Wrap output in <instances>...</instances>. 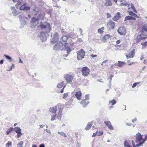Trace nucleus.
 Masks as SVG:
<instances>
[{"label": "nucleus", "mask_w": 147, "mask_h": 147, "mask_svg": "<svg viewBox=\"0 0 147 147\" xmlns=\"http://www.w3.org/2000/svg\"><path fill=\"white\" fill-rule=\"evenodd\" d=\"M126 56L127 58H132L134 57L133 54H128L127 55H126Z\"/></svg>", "instance_id": "obj_40"}, {"label": "nucleus", "mask_w": 147, "mask_h": 147, "mask_svg": "<svg viewBox=\"0 0 147 147\" xmlns=\"http://www.w3.org/2000/svg\"><path fill=\"white\" fill-rule=\"evenodd\" d=\"M85 98L86 100H88L89 99V94H87L85 95Z\"/></svg>", "instance_id": "obj_46"}, {"label": "nucleus", "mask_w": 147, "mask_h": 147, "mask_svg": "<svg viewBox=\"0 0 147 147\" xmlns=\"http://www.w3.org/2000/svg\"><path fill=\"white\" fill-rule=\"evenodd\" d=\"M40 147H45V146L43 144H41L40 145Z\"/></svg>", "instance_id": "obj_64"}, {"label": "nucleus", "mask_w": 147, "mask_h": 147, "mask_svg": "<svg viewBox=\"0 0 147 147\" xmlns=\"http://www.w3.org/2000/svg\"><path fill=\"white\" fill-rule=\"evenodd\" d=\"M40 26L42 31L40 32L38 37L40 40L42 42H44L47 39L46 35L49 33L51 31L50 25L49 23L47 22H45L43 23L41 22Z\"/></svg>", "instance_id": "obj_1"}, {"label": "nucleus", "mask_w": 147, "mask_h": 147, "mask_svg": "<svg viewBox=\"0 0 147 147\" xmlns=\"http://www.w3.org/2000/svg\"><path fill=\"white\" fill-rule=\"evenodd\" d=\"M107 18H110L111 16V14L110 13H107Z\"/></svg>", "instance_id": "obj_55"}, {"label": "nucleus", "mask_w": 147, "mask_h": 147, "mask_svg": "<svg viewBox=\"0 0 147 147\" xmlns=\"http://www.w3.org/2000/svg\"><path fill=\"white\" fill-rule=\"evenodd\" d=\"M136 18L132 16H126L125 19L124 21L125 22L127 20H135Z\"/></svg>", "instance_id": "obj_21"}, {"label": "nucleus", "mask_w": 147, "mask_h": 147, "mask_svg": "<svg viewBox=\"0 0 147 147\" xmlns=\"http://www.w3.org/2000/svg\"><path fill=\"white\" fill-rule=\"evenodd\" d=\"M133 16H134L137 18H138L139 17V16L137 14L135 13H134V14H133Z\"/></svg>", "instance_id": "obj_61"}, {"label": "nucleus", "mask_w": 147, "mask_h": 147, "mask_svg": "<svg viewBox=\"0 0 147 147\" xmlns=\"http://www.w3.org/2000/svg\"><path fill=\"white\" fill-rule=\"evenodd\" d=\"M140 37H141V39L142 40H144L147 38V35H146L145 34L142 32V33L140 35Z\"/></svg>", "instance_id": "obj_25"}, {"label": "nucleus", "mask_w": 147, "mask_h": 147, "mask_svg": "<svg viewBox=\"0 0 147 147\" xmlns=\"http://www.w3.org/2000/svg\"><path fill=\"white\" fill-rule=\"evenodd\" d=\"M121 18L120 13L118 12L116 13L115 16L113 18V20L115 21H117L119 20Z\"/></svg>", "instance_id": "obj_15"}, {"label": "nucleus", "mask_w": 147, "mask_h": 147, "mask_svg": "<svg viewBox=\"0 0 147 147\" xmlns=\"http://www.w3.org/2000/svg\"><path fill=\"white\" fill-rule=\"evenodd\" d=\"M11 8L12 10L11 14L13 15V16H15L18 14L19 13L16 11L14 7H11Z\"/></svg>", "instance_id": "obj_17"}, {"label": "nucleus", "mask_w": 147, "mask_h": 147, "mask_svg": "<svg viewBox=\"0 0 147 147\" xmlns=\"http://www.w3.org/2000/svg\"><path fill=\"white\" fill-rule=\"evenodd\" d=\"M18 17L20 20H21V21L23 19H22V15H19L18 16Z\"/></svg>", "instance_id": "obj_56"}, {"label": "nucleus", "mask_w": 147, "mask_h": 147, "mask_svg": "<svg viewBox=\"0 0 147 147\" xmlns=\"http://www.w3.org/2000/svg\"><path fill=\"white\" fill-rule=\"evenodd\" d=\"M117 32L121 35H125L126 33L125 28L122 27H120L118 28Z\"/></svg>", "instance_id": "obj_12"}, {"label": "nucleus", "mask_w": 147, "mask_h": 147, "mask_svg": "<svg viewBox=\"0 0 147 147\" xmlns=\"http://www.w3.org/2000/svg\"><path fill=\"white\" fill-rule=\"evenodd\" d=\"M23 142L22 141H20L18 144H17V146H18L17 147H23Z\"/></svg>", "instance_id": "obj_36"}, {"label": "nucleus", "mask_w": 147, "mask_h": 147, "mask_svg": "<svg viewBox=\"0 0 147 147\" xmlns=\"http://www.w3.org/2000/svg\"><path fill=\"white\" fill-rule=\"evenodd\" d=\"M98 32L100 33H102L103 32V31L101 30V29L99 28L98 30Z\"/></svg>", "instance_id": "obj_52"}, {"label": "nucleus", "mask_w": 147, "mask_h": 147, "mask_svg": "<svg viewBox=\"0 0 147 147\" xmlns=\"http://www.w3.org/2000/svg\"><path fill=\"white\" fill-rule=\"evenodd\" d=\"M69 40L71 41V42L69 43L66 42L64 44L65 48L64 49V50H66L67 53V54L63 55V56L64 57H67L68 55L70 53V52L71 51V49L70 48V47H71V45L74 44V42L72 41V40Z\"/></svg>", "instance_id": "obj_2"}, {"label": "nucleus", "mask_w": 147, "mask_h": 147, "mask_svg": "<svg viewBox=\"0 0 147 147\" xmlns=\"http://www.w3.org/2000/svg\"><path fill=\"white\" fill-rule=\"evenodd\" d=\"M125 63L124 62L118 61L117 63H115L114 65L118 66L119 67H121L123 66L125 64Z\"/></svg>", "instance_id": "obj_18"}, {"label": "nucleus", "mask_w": 147, "mask_h": 147, "mask_svg": "<svg viewBox=\"0 0 147 147\" xmlns=\"http://www.w3.org/2000/svg\"><path fill=\"white\" fill-rule=\"evenodd\" d=\"M110 37V35L109 34H107L105 36H104V38L105 39L107 40Z\"/></svg>", "instance_id": "obj_47"}, {"label": "nucleus", "mask_w": 147, "mask_h": 147, "mask_svg": "<svg viewBox=\"0 0 147 147\" xmlns=\"http://www.w3.org/2000/svg\"><path fill=\"white\" fill-rule=\"evenodd\" d=\"M57 117L58 118V119L59 120H61V117L60 116H57Z\"/></svg>", "instance_id": "obj_63"}, {"label": "nucleus", "mask_w": 147, "mask_h": 147, "mask_svg": "<svg viewBox=\"0 0 147 147\" xmlns=\"http://www.w3.org/2000/svg\"><path fill=\"white\" fill-rule=\"evenodd\" d=\"M64 78L67 83L71 82L73 79V77L71 75L67 74L65 75Z\"/></svg>", "instance_id": "obj_8"}, {"label": "nucleus", "mask_w": 147, "mask_h": 147, "mask_svg": "<svg viewBox=\"0 0 147 147\" xmlns=\"http://www.w3.org/2000/svg\"><path fill=\"white\" fill-rule=\"evenodd\" d=\"M128 12H129V15L131 16H133L134 13L132 11H128Z\"/></svg>", "instance_id": "obj_50"}, {"label": "nucleus", "mask_w": 147, "mask_h": 147, "mask_svg": "<svg viewBox=\"0 0 147 147\" xmlns=\"http://www.w3.org/2000/svg\"><path fill=\"white\" fill-rule=\"evenodd\" d=\"M147 139V135H146L144 139H142V142H140L136 144V147H139L141 146L145 142Z\"/></svg>", "instance_id": "obj_20"}, {"label": "nucleus", "mask_w": 147, "mask_h": 147, "mask_svg": "<svg viewBox=\"0 0 147 147\" xmlns=\"http://www.w3.org/2000/svg\"><path fill=\"white\" fill-rule=\"evenodd\" d=\"M85 55V52L84 50L81 49L79 50L77 53V59L80 60L82 59L84 57Z\"/></svg>", "instance_id": "obj_5"}, {"label": "nucleus", "mask_w": 147, "mask_h": 147, "mask_svg": "<svg viewBox=\"0 0 147 147\" xmlns=\"http://www.w3.org/2000/svg\"><path fill=\"white\" fill-rule=\"evenodd\" d=\"M39 20H42L44 19V17L43 14L42 13H40L37 16V18Z\"/></svg>", "instance_id": "obj_26"}, {"label": "nucleus", "mask_w": 147, "mask_h": 147, "mask_svg": "<svg viewBox=\"0 0 147 147\" xmlns=\"http://www.w3.org/2000/svg\"><path fill=\"white\" fill-rule=\"evenodd\" d=\"M56 114H55V115L51 117V120L52 121L55 120L56 118Z\"/></svg>", "instance_id": "obj_44"}, {"label": "nucleus", "mask_w": 147, "mask_h": 147, "mask_svg": "<svg viewBox=\"0 0 147 147\" xmlns=\"http://www.w3.org/2000/svg\"><path fill=\"white\" fill-rule=\"evenodd\" d=\"M32 12V15L34 16H36L38 13V11L36 10V8L34 7L33 8Z\"/></svg>", "instance_id": "obj_23"}, {"label": "nucleus", "mask_w": 147, "mask_h": 147, "mask_svg": "<svg viewBox=\"0 0 147 147\" xmlns=\"http://www.w3.org/2000/svg\"><path fill=\"white\" fill-rule=\"evenodd\" d=\"M142 29L144 30L147 32V23L143 26L142 27Z\"/></svg>", "instance_id": "obj_34"}, {"label": "nucleus", "mask_w": 147, "mask_h": 147, "mask_svg": "<svg viewBox=\"0 0 147 147\" xmlns=\"http://www.w3.org/2000/svg\"><path fill=\"white\" fill-rule=\"evenodd\" d=\"M141 40H142L141 39V37H140V35L138 36L136 39V42H138Z\"/></svg>", "instance_id": "obj_41"}, {"label": "nucleus", "mask_w": 147, "mask_h": 147, "mask_svg": "<svg viewBox=\"0 0 147 147\" xmlns=\"http://www.w3.org/2000/svg\"><path fill=\"white\" fill-rule=\"evenodd\" d=\"M131 9L134 11V12L136 13H137V11L134 6V4L132 3H131Z\"/></svg>", "instance_id": "obj_33"}, {"label": "nucleus", "mask_w": 147, "mask_h": 147, "mask_svg": "<svg viewBox=\"0 0 147 147\" xmlns=\"http://www.w3.org/2000/svg\"><path fill=\"white\" fill-rule=\"evenodd\" d=\"M89 103V101H86V99L83 100L80 102V103L83 105L82 107H85L87 106V105Z\"/></svg>", "instance_id": "obj_19"}, {"label": "nucleus", "mask_w": 147, "mask_h": 147, "mask_svg": "<svg viewBox=\"0 0 147 147\" xmlns=\"http://www.w3.org/2000/svg\"><path fill=\"white\" fill-rule=\"evenodd\" d=\"M60 106H61V104L60 103L58 104L56 106L53 107H50L49 108V111L51 112L55 113L57 108H58V107H59Z\"/></svg>", "instance_id": "obj_13"}, {"label": "nucleus", "mask_w": 147, "mask_h": 147, "mask_svg": "<svg viewBox=\"0 0 147 147\" xmlns=\"http://www.w3.org/2000/svg\"><path fill=\"white\" fill-rule=\"evenodd\" d=\"M113 77V76L112 75H110V82H109V85H111V80H112V78Z\"/></svg>", "instance_id": "obj_53"}, {"label": "nucleus", "mask_w": 147, "mask_h": 147, "mask_svg": "<svg viewBox=\"0 0 147 147\" xmlns=\"http://www.w3.org/2000/svg\"><path fill=\"white\" fill-rule=\"evenodd\" d=\"M45 130L46 131L47 133L50 134H51V131H50L48 129H45Z\"/></svg>", "instance_id": "obj_57"}, {"label": "nucleus", "mask_w": 147, "mask_h": 147, "mask_svg": "<svg viewBox=\"0 0 147 147\" xmlns=\"http://www.w3.org/2000/svg\"><path fill=\"white\" fill-rule=\"evenodd\" d=\"M108 61V60H106L105 61H104L101 64L102 65H104L106 66V64L105 63L107 62Z\"/></svg>", "instance_id": "obj_49"}, {"label": "nucleus", "mask_w": 147, "mask_h": 147, "mask_svg": "<svg viewBox=\"0 0 147 147\" xmlns=\"http://www.w3.org/2000/svg\"><path fill=\"white\" fill-rule=\"evenodd\" d=\"M26 3H24L19 8L20 10H23L24 11H27L30 10V7L29 6H26Z\"/></svg>", "instance_id": "obj_10"}, {"label": "nucleus", "mask_w": 147, "mask_h": 147, "mask_svg": "<svg viewBox=\"0 0 147 147\" xmlns=\"http://www.w3.org/2000/svg\"><path fill=\"white\" fill-rule=\"evenodd\" d=\"M75 95L76 96L78 99L80 100L81 98L80 97L82 95V93L80 91L77 92L75 94Z\"/></svg>", "instance_id": "obj_22"}, {"label": "nucleus", "mask_w": 147, "mask_h": 147, "mask_svg": "<svg viewBox=\"0 0 147 147\" xmlns=\"http://www.w3.org/2000/svg\"><path fill=\"white\" fill-rule=\"evenodd\" d=\"M90 56L92 57H95L97 56L96 55H94L93 54L90 55Z\"/></svg>", "instance_id": "obj_62"}, {"label": "nucleus", "mask_w": 147, "mask_h": 147, "mask_svg": "<svg viewBox=\"0 0 147 147\" xmlns=\"http://www.w3.org/2000/svg\"><path fill=\"white\" fill-rule=\"evenodd\" d=\"M58 108L59 109V110L58 112V114L60 116H61L62 115V113L61 110V107L60 106L59 107H58Z\"/></svg>", "instance_id": "obj_38"}, {"label": "nucleus", "mask_w": 147, "mask_h": 147, "mask_svg": "<svg viewBox=\"0 0 147 147\" xmlns=\"http://www.w3.org/2000/svg\"><path fill=\"white\" fill-rule=\"evenodd\" d=\"M81 71L82 75L86 76L89 74L90 70L87 67H85L82 68Z\"/></svg>", "instance_id": "obj_6"}, {"label": "nucleus", "mask_w": 147, "mask_h": 147, "mask_svg": "<svg viewBox=\"0 0 147 147\" xmlns=\"http://www.w3.org/2000/svg\"><path fill=\"white\" fill-rule=\"evenodd\" d=\"M142 135H141L140 133L138 132L136 134V143H138L140 142H142Z\"/></svg>", "instance_id": "obj_9"}, {"label": "nucleus", "mask_w": 147, "mask_h": 147, "mask_svg": "<svg viewBox=\"0 0 147 147\" xmlns=\"http://www.w3.org/2000/svg\"><path fill=\"white\" fill-rule=\"evenodd\" d=\"M112 5L111 2L110 0L107 1L106 0V3L105 4V5L106 7L108 6H111Z\"/></svg>", "instance_id": "obj_27"}, {"label": "nucleus", "mask_w": 147, "mask_h": 147, "mask_svg": "<svg viewBox=\"0 0 147 147\" xmlns=\"http://www.w3.org/2000/svg\"><path fill=\"white\" fill-rule=\"evenodd\" d=\"M123 144L125 147H127L130 145L129 143L126 140H125Z\"/></svg>", "instance_id": "obj_29"}, {"label": "nucleus", "mask_w": 147, "mask_h": 147, "mask_svg": "<svg viewBox=\"0 0 147 147\" xmlns=\"http://www.w3.org/2000/svg\"><path fill=\"white\" fill-rule=\"evenodd\" d=\"M64 82L63 81H62L61 82L59 83L57 85V87L59 88H61L63 87V84Z\"/></svg>", "instance_id": "obj_31"}, {"label": "nucleus", "mask_w": 147, "mask_h": 147, "mask_svg": "<svg viewBox=\"0 0 147 147\" xmlns=\"http://www.w3.org/2000/svg\"><path fill=\"white\" fill-rule=\"evenodd\" d=\"M65 48L64 45L61 42H60L59 43L55 44L53 47V49L55 50H60L62 51L64 50Z\"/></svg>", "instance_id": "obj_3"}, {"label": "nucleus", "mask_w": 147, "mask_h": 147, "mask_svg": "<svg viewBox=\"0 0 147 147\" xmlns=\"http://www.w3.org/2000/svg\"><path fill=\"white\" fill-rule=\"evenodd\" d=\"M137 85H136V83H135L132 86V88H135V87H136Z\"/></svg>", "instance_id": "obj_60"}, {"label": "nucleus", "mask_w": 147, "mask_h": 147, "mask_svg": "<svg viewBox=\"0 0 147 147\" xmlns=\"http://www.w3.org/2000/svg\"><path fill=\"white\" fill-rule=\"evenodd\" d=\"M13 129V127H10L9 129L7 130L6 131L7 135L9 134L10 133Z\"/></svg>", "instance_id": "obj_30"}, {"label": "nucleus", "mask_w": 147, "mask_h": 147, "mask_svg": "<svg viewBox=\"0 0 147 147\" xmlns=\"http://www.w3.org/2000/svg\"><path fill=\"white\" fill-rule=\"evenodd\" d=\"M97 134V132L93 133V135L92 136V137H95V136H96Z\"/></svg>", "instance_id": "obj_58"}, {"label": "nucleus", "mask_w": 147, "mask_h": 147, "mask_svg": "<svg viewBox=\"0 0 147 147\" xmlns=\"http://www.w3.org/2000/svg\"><path fill=\"white\" fill-rule=\"evenodd\" d=\"M58 133L60 134L61 135L64 137H66V134L63 132L61 131V132H59L58 131Z\"/></svg>", "instance_id": "obj_35"}, {"label": "nucleus", "mask_w": 147, "mask_h": 147, "mask_svg": "<svg viewBox=\"0 0 147 147\" xmlns=\"http://www.w3.org/2000/svg\"><path fill=\"white\" fill-rule=\"evenodd\" d=\"M15 67V66L14 65V64H12V66H11L10 67H9V69L8 70H7V71H11V70L13 68Z\"/></svg>", "instance_id": "obj_42"}, {"label": "nucleus", "mask_w": 147, "mask_h": 147, "mask_svg": "<svg viewBox=\"0 0 147 147\" xmlns=\"http://www.w3.org/2000/svg\"><path fill=\"white\" fill-rule=\"evenodd\" d=\"M93 121H92L91 122H89L88 123V124L85 128V129L86 130H89L91 127Z\"/></svg>", "instance_id": "obj_24"}, {"label": "nucleus", "mask_w": 147, "mask_h": 147, "mask_svg": "<svg viewBox=\"0 0 147 147\" xmlns=\"http://www.w3.org/2000/svg\"><path fill=\"white\" fill-rule=\"evenodd\" d=\"M141 45L143 46H147V41H146L145 42L142 43Z\"/></svg>", "instance_id": "obj_48"}, {"label": "nucleus", "mask_w": 147, "mask_h": 147, "mask_svg": "<svg viewBox=\"0 0 147 147\" xmlns=\"http://www.w3.org/2000/svg\"><path fill=\"white\" fill-rule=\"evenodd\" d=\"M39 23V20L37 18L33 17L31 19L30 23L32 25L34 26H35Z\"/></svg>", "instance_id": "obj_11"}, {"label": "nucleus", "mask_w": 147, "mask_h": 147, "mask_svg": "<svg viewBox=\"0 0 147 147\" xmlns=\"http://www.w3.org/2000/svg\"><path fill=\"white\" fill-rule=\"evenodd\" d=\"M65 87V86H64L61 89L60 91V92L61 93H63V92L64 89Z\"/></svg>", "instance_id": "obj_59"}, {"label": "nucleus", "mask_w": 147, "mask_h": 147, "mask_svg": "<svg viewBox=\"0 0 147 147\" xmlns=\"http://www.w3.org/2000/svg\"><path fill=\"white\" fill-rule=\"evenodd\" d=\"M12 145V143L11 141H8L6 144L5 146L7 147H9L11 146Z\"/></svg>", "instance_id": "obj_37"}, {"label": "nucleus", "mask_w": 147, "mask_h": 147, "mask_svg": "<svg viewBox=\"0 0 147 147\" xmlns=\"http://www.w3.org/2000/svg\"><path fill=\"white\" fill-rule=\"evenodd\" d=\"M103 134V132L101 131H99V134H97L98 136H100L102 135Z\"/></svg>", "instance_id": "obj_54"}, {"label": "nucleus", "mask_w": 147, "mask_h": 147, "mask_svg": "<svg viewBox=\"0 0 147 147\" xmlns=\"http://www.w3.org/2000/svg\"><path fill=\"white\" fill-rule=\"evenodd\" d=\"M14 129H15L14 131L17 133L21 131V129L18 127H15Z\"/></svg>", "instance_id": "obj_28"}, {"label": "nucleus", "mask_w": 147, "mask_h": 147, "mask_svg": "<svg viewBox=\"0 0 147 147\" xmlns=\"http://www.w3.org/2000/svg\"><path fill=\"white\" fill-rule=\"evenodd\" d=\"M4 55L6 59H7L10 61H12L13 60L12 59L10 56L5 54H4Z\"/></svg>", "instance_id": "obj_32"}, {"label": "nucleus", "mask_w": 147, "mask_h": 147, "mask_svg": "<svg viewBox=\"0 0 147 147\" xmlns=\"http://www.w3.org/2000/svg\"><path fill=\"white\" fill-rule=\"evenodd\" d=\"M127 3H121L120 4V5L121 6H127Z\"/></svg>", "instance_id": "obj_45"}, {"label": "nucleus", "mask_w": 147, "mask_h": 147, "mask_svg": "<svg viewBox=\"0 0 147 147\" xmlns=\"http://www.w3.org/2000/svg\"><path fill=\"white\" fill-rule=\"evenodd\" d=\"M68 96V94L67 93H65L63 94V98L64 99L66 98Z\"/></svg>", "instance_id": "obj_51"}, {"label": "nucleus", "mask_w": 147, "mask_h": 147, "mask_svg": "<svg viewBox=\"0 0 147 147\" xmlns=\"http://www.w3.org/2000/svg\"><path fill=\"white\" fill-rule=\"evenodd\" d=\"M17 138H19L20 136L22 135V134L21 132H20L19 133H17Z\"/></svg>", "instance_id": "obj_43"}, {"label": "nucleus", "mask_w": 147, "mask_h": 147, "mask_svg": "<svg viewBox=\"0 0 147 147\" xmlns=\"http://www.w3.org/2000/svg\"><path fill=\"white\" fill-rule=\"evenodd\" d=\"M109 103H111L112 105H115V104L116 103V102L115 99H113V100L110 101L109 102Z\"/></svg>", "instance_id": "obj_39"}, {"label": "nucleus", "mask_w": 147, "mask_h": 147, "mask_svg": "<svg viewBox=\"0 0 147 147\" xmlns=\"http://www.w3.org/2000/svg\"><path fill=\"white\" fill-rule=\"evenodd\" d=\"M52 38L51 39V42L52 44H53L59 41V34L57 32H55L51 36Z\"/></svg>", "instance_id": "obj_4"}, {"label": "nucleus", "mask_w": 147, "mask_h": 147, "mask_svg": "<svg viewBox=\"0 0 147 147\" xmlns=\"http://www.w3.org/2000/svg\"><path fill=\"white\" fill-rule=\"evenodd\" d=\"M104 123L108 127L109 129L111 130H113L114 128L111 124L110 122L109 121H104Z\"/></svg>", "instance_id": "obj_16"}, {"label": "nucleus", "mask_w": 147, "mask_h": 147, "mask_svg": "<svg viewBox=\"0 0 147 147\" xmlns=\"http://www.w3.org/2000/svg\"><path fill=\"white\" fill-rule=\"evenodd\" d=\"M69 36L66 35H63L62 37H61V40L63 42H66L67 40L69 39V41L67 42L69 43L71 42V41L69 40H72L71 39H69Z\"/></svg>", "instance_id": "obj_14"}, {"label": "nucleus", "mask_w": 147, "mask_h": 147, "mask_svg": "<svg viewBox=\"0 0 147 147\" xmlns=\"http://www.w3.org/2000/svg\"><path fill=\"white\" fill-rule=\"evenodd\" d=\"M115 25V23L112 20H110L107 22V27L109 30L113 29Z\"/></svg>", "instance_id": "obj_7"}]
</instances>
